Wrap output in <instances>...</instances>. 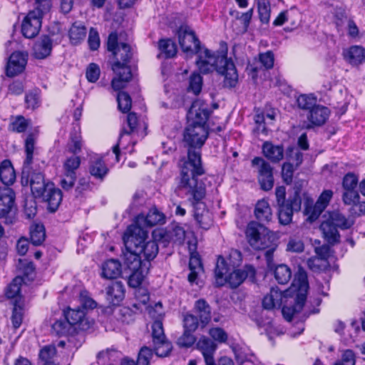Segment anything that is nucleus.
<instances>
[{
  "instance_id": "nucleus-5",
  "label": "nucleus",
  "mask_w": 365,
  "mask_h": 365,
  "mask_svg": "<svg viewBox=\"0 0 365 365\" xmlns=\"http://www.w3.org/2000/svg\"><path fill=\"white\" fill-rule=\"evenodd\" d=\"M246 237L250 246L257 250H267L264 254L266 261L271 262L274 252L278 246V237L264 225L251 221L245 230Z\"/></svg>"
},
{
  "instance_id": "nucleus-36",
  "label": "nucleus",
  "mask_w": 365,
  "mask_h": 365,
  "mask_svg": "<svg viewBox=\"0 0 365 365\" xmlns=\"http://www.w3.org/2000/svg\"><path fill=\"white\" fill-rule=\"evenodd\" d=\"M325 206H322L317 202L313 205V200L311 198H307L304 202V214L307 215V220L310 222H314L320 216Z\"/></svg>"
},
{
  "instance_id": "nucleus-6",
  "label": "nucleus",
  "mask_w": 365,
  "mask_h": 365,
  "mask_svg": "<svg viewBox=\"0 0 365 365\" xmlns=\"http://www.w3.org/2000/svg\"><path fill=\"white\" fill-rule=\"evenodd\" d=\"M309 283L307 272L299 268L295 274L291 287L287 292L291 290L295 293L292 300L286 299L285 304L282 308V313L287 322H291L296 314L299 313L307 301Z\"/></svg>"
},
{
  "instance_id": "nucleus-46",
  "label": "nucleus",
  "mask_w": 365,
  "mask_h": 365,
  "mask_svg": "<svg viewBox=\"0 0 365 365\" xmlns=\"http://www.w3.org/2000/svg\"><path fill=\"white\" fill-rule=\"evenodd\" d=\"M286 158L297 168L303 163V153L299 151L295 146L289 145L285 150Z\"/></svg>"
},
{
  "instance_id": "nucleus-42",
  "label": "nucleus",
  "mask_w": 365,
  "mask_h": 365,
  "mask_svg": "<svg viewBox=\"0 0 365 365\" xmlns=\"http://www.w3.org/2000/svg\"><path fill=\"white\" fill-rule=\"evenodd\" d=\"M333 223L336 227L341 230H346L350 228L353 223L349 222L346 217L339 211H333L330 213L329 219L327 220Z\"/></svg>"
},
{
  "instance_id": "nucleus-25",
  "label": "nucleus",
  "mask_w": 365,
  "mask_h": 365,
  "mask_svg": "<svg viewBox=\"0 0 365 365\" xmlns=\"http://www.w3.org/2000/svg\"><path fill=\"white\" fill-rule=\"evenodd\" d=\"M50 180L46 181L44 175L41 172H33L30 178V187L35 198L43 196L48 187Z\"/></svg>"
},
{
  "instance_id": "nucleus-54",
  "label": "nucleus",
  "mask_w": 365,
  "mask_h": 365,
  "mask_svg": "<svg viewBox=\"0 0 365 365\" xmlns=\"http://www.w3.org/2000/svg\"><path fill=\"white\" fill-rule=\"evenodd\" d=\"M183 328L186 331L194 332L200 327V321L194 314L187 313L183 317Z\"/></svg>"
},
{
  "instance_id": "nucleus-4",
  "label": "nucleus",
  "mask_w": 365,
  "mask_h": 365,
  "mask_svg": "<svg viewBox=\"0 0 365 365\" xmlns=\"http://www.w3.org/2000/svg\"><path fill=\"white\" fill-rule=\"evenodd\" d=\"M176 190L183 192L188 196V200L191 202L194 209V218L200 227L203 230H208L212 224L209 211L205 209V204L202 200L206 195V187L202 181L198 178H189L187 185L182 183V179L176 180Z\"/></svg>"
},
{
  "instance_id": "nucleus-50",
  "label": "nucleus",
  "mask_w": 365,
  "mask_h": 365,
  "mask_svg": "<svg viewBox=\"0 0 365 365\" xmlns=\"http://www.w3.org/2000/svg\"><path fill=\"white\" fill-rule=\"evenodd\" d=\"M197 348L201 351L202 354H214L217 349V344L210 338L202 336L197 342Z\"/></svg>"
},
{
  "instance_id": "nucleus-12",
  "label": "nucleus",
  "mask_w": 365,
  "mask_h": 365,
  "mask_svg": "<svg viewBox=\"0 0 365 365\" xmlns=\"http://www.w3.org/2000/svg\"><path fill=\"white\" fill-rule=\"evenodd\" d=\"M211 110L207 103L200 100L192 102L187 113V118L190 125L208 127L207 121Z\"/></svg>"
},
{
  "instance_id": "nucleus-21",
  "label": "nucleus",
  "mask_w": 365,
  "mask_h": 365,
  "mask_svg": "<svg viewBox=\"0 0 365 365\" xmlns=\"http://www.w3.org/2000/svg\"><path fill=\"white\" fill-rule=\"evenodd\" d=\"M267 269L272 272L278 284H286L292 278V272L289 267L285 264H275L274 259L269 263L267 261Z\"/></svg>"
},
{
  "instance_id": "nucleus-59",
  "label": "nucleus",
  "mask_w": 365,
  "mask_h": 365,
  "mask_svg": "<svg viewBox=\"0 0 365 365\" xmlns=\"http://www.w3.org/2000/svg\"><path fill=\"white\" fill-rule=\"evenodd\" d=\"M295 168V165L291 162H285L282 164V178L283 181L287 185H290L292 182L293 180V174Z\"/></svg>"
},
{
  "instance_id": "nucleus-45",
  "label": "nucleus",
  "mask_w": 365,
  "mask_h": 365,
  "mask_svg": "<svg viewBox=\"0 0 365 365\" xmlns=\"http://www.w3.org/2000/svg\"><path fill=\"white\" fill-rule=\"evenodd\" d=\"M202 86V77L197 72H193L189 77V86L187 92L192 93L195 96L200 93Z\"/></svg>"
},
{
  "instance_id": "nucleus-47",
  "label": "nucleus",
  "mask_w": 365,
  "mask_h": 365,
  "mask_svg": "<svg viewBox=\"0 0 365 365\" xmlns=\"http://www.w3.org/2000/svg\"><path fill=\"white\" fill-rule=\"evenodd\" d=\"M258 14L262 24H268L270 19L271 7L269 0H257Z\"/></svg>"
},
{
  "instance_id": "nucleus-16",
  "label": "nucleus",
  "mask_w": 365,
  "mask_h": 365,
  "mask_svg": "<svg viewBox=\"0 0 365 365\" xmlns=\"http://www.w3.org/2000/svg\"><path fill=\"white\" fill-rule=\"evenodd\" d=\"M28 61L27 53L22 51H15L10 56L6 68V74L7 76L12 77L22 73L26 68Z\"/></svg>"
},
{
  "instance_id": "nucleus-53",
  "label": "nucleus",
  "mask_w": 365,
  "mask_h": 365,
  "mask_svg": "<svg viewBox=\"0 0 365 365\" xmlns=\"http://www.w3.org/2000/svg\"><path fill=\"white\" fill-rule=\"evenodd\" d=\"M81 165V158L76 155L68 158L63 163V169L66 174L76 175V170Z\"/></svg>"
},
{
  "instance_id": "nucleus-8",
  "label": "nucleus",
  "mask_w": 365,
  "mask_h": 365,
  "mask_svg": "<svg viewBox=\"0 0 365 365\" xmlns=\"http://www.w3.org/2000/svg\"><path fill=\"white\" fill-rule=\"evenodd\" d=\"M106 48L110 53L109 63L113 72H118L122 69L127 71L130 69L129 63L133 56L130 46L126 43H119L116 32H111L108 35Z\"/></svg>"
},
{
  "instance_id": "nucleus-13",
  "label": "nucleus",
  "mask_w": 365,
  "mask_h": 365,
  "mask_svg": "<svg viewBox=\"0 0 365 365\" xmlns=\"http://www.w3.org/2000/svg\"><path fill=\"white\" fill-rule=\"evenodd\" d=\"M63 317L68 319L72 326L75 327L77 331H87L93 324V321L87 318L85 310L79 307L76 309L68 307L66 309H64Z\"/></svg>"
},
{
  "instance_id": "nucleus-41",
  "label": "nucleus",
  "mask_w": 365,
  "mask_h": 365,
  "mask_svg": "<svg viewBox=\"0 0 365 365\" xmlns=\"http://www.w3.org/2000/svg\"><path fill=\"white\" fill-rule=\"evenodd\" d=\"M262 303L263 308L267 310L272 309L277 307H280L282 304V293L272 288L270 293L264 297Z\"/></svg>"
},
{
  "instance_id": "nucleus-2",
  "label": "nucleus",
  "mask_w": 365,
  "mask_h": 365,
  "mask_svg": "<svg viewBox=\"0 0 365 365\" xmlns=\"http://www.w3.org/2000/svg\"><path fill=\"white\" fill-rule=\"evenodd\" d=\"M209 135L208 127L188 124L183 131L184 147L187 155L179 162V175L176 180L182 179L187 185L189 178H198L205 174L202 160V148Z\"/></svg>"
},
{
  "instance_id": "nucleus-17",
  "label": "nucleus",
  "mask_w": 365,
  "mask_h": 365,
  "mask_svg": "<svg viewBox=\"0 0 365 365\" xmlns=\"http://www.w3.org/2000/svg\"><path fill=\"white\" fill-rule=\"evenodd\" d=\"M41 198L47 202L48 212L54 213L61 203L63 194L61 190L56 187L53 182H49L47 190Z\"/></svg>"
},
{
  "instance_id": "nucleus-34",
  "label": "nucleus",
  "mask_w": 365,
  "mask_h": 365,
  "mask_svg": "<svg viewBox=\"0 0 365 365\" xmlns=\"http://www.w3.org/2000/svg\"><path fill=\"white\" fill-rule=\"evenodd\" d=\"M138 247H140V256L150 260H153L158 254L159 247L155 241L149 240L145 242L147 239H140Z\"/></svg>"
},
{
  "instance_id": "nucleus-27",
  "label": "nucleus",
  "mask_w": 365,
  "mask_h": 365,
  "mask_svg": "<svg viewBox=\"0 0 365 365\" xmlns=\"http://www.w3.org/2000/svg\"><path fill=\"white\" fill-rule=\"evenodd\" d=\"M344 58L352 66H359L365 61V48L360 46H351L343 51Z\"/></svg>"
},
{
  "instance_id": "nucleus-44",
  "label": "nucleus",
  "mask_w": 365,
  "mask_h": 365,
  "mask_svg": "<svg viewBox=\"0 0 365 365\" xmlns=\"http://www.w3.org/2000/svg\"><path fill=\"white\" fill-rule=\"evenodd\" d=\"M299 108L307 110V113L317 105V98L313 94H301L297 98Z\"/></svg>"
},
{
  "instance_id": "nucleus-31",
  "label": "nucleus",
  "mask_w": 365,
  "mask_h": 365,
  "mask_svg": "<svg viewBox=\"0 0 365 365\" xmlns=\"http://www.w3.org/2000/svg\"><path fill=\"white\" fill-rule=\"evenodd\" d=\"M88 170L93 177L101 180L104 179L109 171L102 158L91 159Z\"/></svg>"
},
{
  "instance_id": "nucleus-18",
  "label": "nucleus",
  "mask_w": 365,
  "mask_h": 365,
  "mask_svg": "<svg viewBox=\"0 0 365 365\" xmlns=\"http://www.w3.org/2000/svg\"><path fill=\"white\" fill-rule=\"evenodd\" d=\"M53 41L48 35H42L33 45L32 55L36 59H45L51 54Z\"/></svg>"
},
{
  "instance_id": "nucleus-37",
  "label": "nucleus",
  "mask_w": 365,
  "mask_h": 365,
  "mask_svg": "<svg viewBox=\"0 0 365 365\" xmlns=\"http://www.w3.org/2000/svg\"><path fill=\"white\" fill-rule=\"evenodd\" d=\"M116 75L111 81V87L115 91H119L126 86L132 78L131 69H122L118 72H114Z\"/></svg>"
},
{
  "instance_id": "nucleus-28",
  "label": "nucleus",
  "mask_w": 365,
  "mask_h": 365,
  "mask_svg": "<svg viewBox=\"0 0 365 365\" xmlns=\"http://www.w3.org/2000/svg\"><path fill=\"white\" fill-rule=\"evenodd\" d=\"M159 53L157 57L159 59H169L175 57L178 52L175 42L171 38H161L158 42Z\"/></svg>"
},
{
  "instance_id": "nucleus-11",
  "label": "nucleus",
  "mask_w": 365,
  "mask_h": 365,
  "mask_svg": "<svg viewBox=\"0 0 365 365\" xmlns=\"http://www.w3.org/2000/svg\"><path fill=\"white\" fill-rule=\"evenodd\" d=\"M151 328L155 354L160 357L168 356L171 352L173 346L165 336L162 320L155 319L152 324Z\"/></svg>"
},
{
  "instance_id": "nucleus-26",
  "label": "nucleus",
  "mask_w": 365,
  "mask_h": 365,
  "mask_svg": "<svg viewBox=\"0 0 365 365\" xmlns=\"http://www.w3.org/2000/svg\"><path fill=\"white\" fill-rule=\"evenodd\" d=\"M51 334L58 337L73 336L78 333L75 327H73L68 319L61 318L51 325Z\"/></svg>"
},
{
  "instance_id": "nucleus-62",
  "label": "nucleus",
  "mask_w": 365,
  "mask_h": 365,
  "mask_svg": "<svg viewBox=\"0 0 365 365\" xmlns=\"http://www.w3.org/2000/svg\"><path fill=\"white\" fill-rule=\"evenodd\" d=\"M344 192L342 194V200L343 202L346 205H354L356 202H359V200H360V196L358 191L356 189L351 190H344Z\"/></svg>"
},
{
  "instance_id": "nucleus-63",
  "label": "nucleus",
  "mask_w": 365,
  "mask_h": 365,
  "mask_svg": "<svg viewBox=\"0 0 365 365\" xmlns=\"http://www.w3.org/2000/svg\"><path fill=\"white\" fill-rule=\"evenodd\" d=\"M29 120L24 116L19 115L9 125V129L14 132H25L29 126Z\"/></svg>"
},
{
  "instance_id": "nucleus-60",
  "label": "nucleus",
  "mask_w": 365,
  "mask_h": 365,
  "mask_svg": "<svg viewBox=\"0 0 365 365\" xmlns=\"http://www.w3.org/2000/svg\"><path fill=\"white\" fill-rule=\"evenodd\" d=\"M359 183V177L352 172L344 175L342 179V187L344 190L356 189Z\"/></svg>"
},
{
  "instance_id": "nucleus-48",
  "label": "nucleus",
  "mask_w": 365,
  "mask_h": 365,
  "mask_svg": "<svg viewBox=\"0 0 365 365\" xmlns=\"http://www.w3.org/2000/svg\"><path fill=\"white\" fill-rule=\"evenodd\" d=\"M25 104L27 109L34 110L38 108L41 105L40 91L35 89L26 93Z\"/></svg>"
},
{
  "instance_id": "nucleus-43",
  "label": "nucleus",
  "mask_w": 365,
  "mask_h": 365,
  "mask_svg": "<svg viewBox=\"0 0 365 365\" xmlns=\"http://www.w3.org/2000/svg\"><path fill=\"white\" fill-rule=\"evenodd\" d=\"M24 316V302L16 300L14 302V309L11 317V322L14 329H18L23 320Z\"/></svg>"
},
{
  "instance_id": "nucleus-30",
  "label": "nucleus",
  "mask_w": 365,
  "mask_h": 365,
  "mask_svg": "<svg viewBox=\"0 0 365 365\" xmlns=\"http://www.w3.org/2000/svg\"><path fill=\"white\" fill-rule=\"evenodd\" d=\"M255 216L257 222L262 225L272 220V212L269 202L265 200H258L255 207Z\"/></svg>"
},
{
  "instance_id": "nucleus-32",
  "label": "nucleus",
  "mask_w": 365,
  "mask_h": 365,
  "mask_svg": "<svg viewBox=\"0 0 365 365\" xmlns=\"http://www.w3.org/2000/svg\"><path fill=\"white\" fill-rule=\"evenodd\" d=\"M324 240L330 245H334L340 242V235L338 228L333 223L324 221L320 225Z\"/></svg>"
},
{
  "instance_id": "nucleus-40",
  "label": "nucleus",
  "mask_w": 365,
  "mask_h": 365,
  "mask_svg": "<svg viewBox=\"0 0 365 365\" xmlns=\"http://www.w3.org/2000/svg\"><path fill=\"white\" fill-rule=\"evenodd\" d=\"M70 41L72 44L78 45L86 38V28L78 22H74L68 32Z\"/></svg>"
},
{
  "instance_id": "nucleus-56",
  "label": "nucleus",
  "mask_w": 365,
  "mask_h": 365,
  "mask_svg": "<svg viewBox=\"0 0 365 365\" xmlns=\"http://www.w3.org/2000/svg\"><path fill=\"white\" fill-rule=\"evenodd\" d=\"M231 270V267L228 266L225 258L219 257L215 269V277L217 279L225 278Z\"/></svg>"
},
{
  "instance_id": "nucleus-3",
  "label": "nucleus",
  "mask_w": 365,
  "mask_h": 365,
  "mask_svg": "<svg viewBox=\"0 0 365 365\" xmlns=\"http://www.w3.org/2000/svg\"><path fill=\"white\" fill-rule=\"evenodd\" d=\"M133 202L130 204L125 212L132 216V223L128 225L123 235L124 249L122 250L124 264L130 271L128 279V284L135 289L134 295L137 289V215L135 200L137 199V192L133 195Z\"/></svg>"
},
{
  "instance_id": "nucleus-9",
  "label": "nucleus",
  "mask_w": 365,
  "mask_h": 365,
  "mask_svg": "<svg viewBox=\"0 0 365 365\" xmlns=\"http://www.w3.org/2000/svg\"><path fill=\"white\" fill-rule=\"evenodd\" d=\"M166 219L165 213L155 205L150 207L146 214L138 213V239H148L149 231L147 228L163 225L165 224Z\"/></svg>"
},
{
  "instance_id": "nucleus-23",
  "label": "nucleus",
  "mask_w": 365,
  "mask_h": 365,
  "mask_svg": "<svg viewBox=\"0 0 365 365\" xmlns=\"http://www.w3.org/2000/svg\"><path fill=\"white\" fill-rule=\"evenodd\" d=\"M127 125L129 129L127 130L125 128H123L122 131L120 133L118 143L115 145H114L112 148L113 153L115 155L116 162H119L120 160V146H122V148L123 150L127 149V148L123 147L122 144V138L123 135H130L137 128V114L135 112H131L128 114Z\"/></svg>"
},
{
  "instance_id": "nucleus-61",
  "label": "nucleus",
  "mask_w": 365,
  "mask_h": 365,
  "mask_svg": "<svg viewBox=\"0 0 365 365\" xmlns=\"http://www.w3.org/2000/svg\"><path fill=\"white\" fill-rule=\"evenodd\" d=\"M259 61L264 70L273 68L274 63V54L272 51H267L259 54Z\"/></svg>"
},
{
  "instance_id": "nucleus-58",
  "label": "nucleus",
  "mask_w": 365,
  "mask_h": 365,
  "mask_svg": "<svg viewBox=\"0 0 365 365\" xmlns=\"http://www.w3.org/2000/svg\"><path fill=\"white\" fill-rule=\"evenodd\" d=\"M170 240L173 239L175 242L182 243L185 238V231L179 224H173L170 230H168Z\"/></svg>"
},
{
  "instance_id": "nucleus-38",
  "label": "nucleus",
  "mask_w": 365,
  "mask_h": 365,
  "mask_svg": "<svg viewBox=\"0 0 365 365\" xmlns=\"http://www.w3.org/2000/svg\"><path fill=\"white\" fill-rule=\"evenodd\" d=\"M46 239L45 227L42 223H34L30 226V240L34 246L43 244Z\"/></svg>"
},
{
  "instance_id": "nucleus-64",
  "label": "nucleus",
  "mask_w": 365,
  "mask_h": 365,
  "mask_svg": "<svg viewBox=\"0 0 365 365\" xmlns=\"http://www.w3.org/2000/svg\"><path fill=\"white\" fill-rule=\"evenodd\" d=\"M356 356L354 351L346 349L344 351L341 360H337L333 365H355Z\"/></svg>"
},
{
  "instance_id": "nucleus-52",
  "label": "nucleus",
  "mask_w": 365,
  "mask_h": 365,
  "mask_svg": "<svg viewBox=\"0 0 365 365\" xmlns=\"http://www.w3.org/2000/svg\"><path fill=\"white\" fill-rule=\"evenodd\" d=\"M118 108L124 113H127L130 110L132 100L129 94L125 91H120L117 95Z\"/></svg>"
},
{
  "instance_id": "nucleus-35",
  "label": "nucleus",
  "mask_w": 365,
  "mask_h": 365,
  "mask_svg": "<svg viewBox=\"0 0 365 365\" xmlns=\"http://www.w3.org/2000/svg\"><path fill=\"white\" fill-rule=\"evenodd\" d=\"M16 174L9 160H4L0 164V180L5 185H9L14 182Z\"/></svg>"
},
{
  "instance_id": "nucleus-7",
  "label": "nucleus",
  "mask_w": 365,
  "mask_h": 365,
  "mask_svg": "<svg viewBox=\"0 0 365 365\" xmlns=\"http://www.w3.org/2000/svg\"><path fill=\"white\" fill-rule=\"evenodd\" d=\"M274 195L279 222L283 225H287L292 222L294 213L301 210V190L296 188L286 198V187L283 185L277 186Z\"/></svg>"
},
{
  "instance_id": "nucleus-51",
  "label": "nucleus",
  "mask_w": 365,
  "mask_h": 365,
  "mask_svg": "<svg viewBox=\"0 0 365 365\" xmlns=\"http://www.w3.org/2000/svg\"><path fill=\"white\" fill-rule=\"evenodd\" d=\"M15 202V192L14 191L9 187H4L0 188V203L9 207V210H11V208Z\"/></svg>"
},
{
  "instance_id": "nucleus-49",
  "label": "nucleus",
  "mask_w": 365,
  "mask_h": 365,
  "mask_svg": "<svg viewBox=\"0 0 365 365\" xmlns=\"http://www.w3.org/2000/svg\"><path fill=\"white\" fill-rule=\"evenodd\" d=\"M35 145V138L34 133H29L25 140V153L26 155L24 160V165H30L33 163L34 151Z\"/></svg>"
},
{
  "instance_id": "nucleus-29",
  "label": "nucleus",
  "mask_w": 365,
  "mask_h": 365,
  "mask_svg": "<svg viewBox=\"0 0 365 365\" xmlns=\"http://www.w3.org/2000/svg\"><path fill=\"white\" fill-rule=\"evenodd\" d=\"M82 137L79 124L73 125L69 135V140L67 144L68 151L73 155L78 154L82 149Z\"/></svg>"
},
{
  "instance_id": "nucleus-15",
  "label": "nucleus",
  "mask_w": 365,
  "mask_h": 365,
  "mask_svg": "<svg viewBox=\"0 0 365 365\" xmlns=\"http://www.w3.org/2000/svg\"><path fill=\"white\" fill-rule=\"evenodd\" d=\"M330 113L331 112L329 108L317 104L307 114L308 123L305 128L307 129H312L316 126L319 127L323 125L328 120Z\"/></svg>"
},
{
  "instance_id": "nucleus-57",
  "label": "nucleus",
  "mask_w": 365,
  "mask_h": 365,
  "mask_svg": "<svg viewBox=\"0 0 365 365\" xmlns=\"http://www.w3.org/2000/svg\"><path fill=\"white\" fill-rule=\"evenodd\" d=\"M51 6L50 0H36L34 9L29 12H35V16L41 20L43 14L49 11Z\"/></svg>"
},
{
  "instance_id": "nucleus-1",
  "label": "nucleus",
  "mask_w": 365,
  "mask_h": 365,
  "mask_svg": "<svg viewBox=\"0 0 365 365\" xmlns=\"http://www.w3.org/2000/svg\"><path fill=\"white\" fill-rule=\"evenodd\" d=\"M178 43L183 53L187 56L197 55L195 63L200 73L208 74L216 71L224 76L223 87L235 88L238 82V74L233 61L227 56V48L221 54H215L202 47L194 31L188 26L178 30Z\"/></svg>"
},
{
  "instance_id": "nucleus-20",
  "label": "nucleus",
  "mask_w": 365,
  "mask_h": 365,
  "mask_svg": "<svg viewBox=\"0 0 365 365\" xmlns=\"http://www.w3.org/2000/svg\"><path fill=\"white\" fill-rule=\"evenodd\" d=\"M192 312L200 321V327L205 328L211 321L212 308L204 299H199L195 302Z\"/></svg>"
},
{
  "instance_id": "nucleus-39",
  "label": "nucleus",
  "mask_w": 365,
  "mask_h": 365,
  "mask_svg": "<svg viewBox=\"0 0 365 365\" xmlns=\"http://www.w3.org/2000/svg\"><path fill=\"white\" fill-rule=\"evenodd\" d=\"M24 282V278L21 277H16L12 282L6 287L5 290V295L7 298L14 299L23 302L22 296L21 295V286Z\"/></svg>"
},
{
  "instance_id": "nucleus-24",
  "label": "nucleus",
  "mask_w": 365,
  "mask_h": 365,
  "mask_svg": "<svg viewBox=\"0 0 365 365\" xmlns=\"http://www.w3.org/2000/svg\"><path fill=\"white\" fill-rule=\"evenodd\" d=\"M125 297V287L122 282H113L106 288V300L110 305L118 306Z\"/></svg>"
},
{
  "instance_id": "nucleus-55",
  "label": "nucleus",
  "mask_w": 365,
  "mask_h": 365,
  "mask_svg": "<svg viewBox=\"0 0 365 365\" xmlns=\"http://www.w3.org/2000/svg\"><path fill=\"white\" fill-rule=\"evenodd\" d=\"M19 268L23 276L27 280H33L35 277V266L32 262H26L23 259L19 260Z\"/></svg>"
},
{
  "instance_id": "nucleus-14",
  "label": "nucleus",
  "mask_w": 365,
  "mask_h": 365,
  "mask_svg": "<svg viewBox=\"0 0 365 365\" xmlns=\"http://www.w3.org/2000/svg\"><path fill=\"white\" fill-rule=\"evenodd\" d=\"M225 279L228 282L232 288L238 287L246 279L255 283L256 269L253 265L245 264L242 269H236L230 271Z\"/></svg>"
},
{
  "instance_id": "nucleus-19",
  "label": "nucleus",
  "mask_w": 365,
  "mask_h": 365,
  "mask_svg": "<svg viewBox=\"0 0 365 365\" xmlns=\"http://www.w3.org/2000/svg\"><path fill=\"white\" fill-rule=\"evenodd\" d=\"M35 12H29L23 20L21 33L25 38H34L41 27V20L35 16Z\"/></svg>"
},
{
  "instance_id": "nucleus-33",
  "label": "nucleus",
  "mask_w": 365,
  "mask_h": 365,
  "mask_svg": "<svg viewBox=\"0 0 365 365\" xmlns=\"http://www.w3.org/2000/svg\"><path fill=\"white\" fill-rule=\"evenodd\" d=\"M121 264L117 259H110L102 265V277L106 279H115L121 274Z\"/></svg>"
},
{
  "instance_id": "nucleus-22",
  "label": "nucleus",
  "mask_w": 365,
  "mask_h": 365,
  "mask_svg": "<svg viewBox=\"0 0 365 365\" xmlns=\"http://www.w3.org/2000/svg\"><path fill=\"white\" fill-rule=\"evenodd\" d=\"M262 153L271 163H278L284 158L285 150L282 144L274 145L271 141H265L262 145Z\"/></svg>"
},
{
  "instance_id": "nucleus-10",
  "label": "nucleus",
  "mask_w": 365,
  "mask_h": 365,
  "mask_svg": "<svg viewBox=\"0 0 365 365\" xmlns=\"http://www.w3.org/2000/svg\"><path fill=\"white\" fill-rule=\"evenodd\" d=\"M251 166L257 173V180L260 188L264 191H269L274 186L273 168L270 163L262 157H255L251 160Z\"/></svg>"
}]
</instances>
